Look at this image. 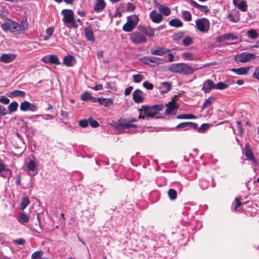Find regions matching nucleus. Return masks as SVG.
<instances>
[{
    "mask_svg": "<svg viewBox=\"0 0 259 259\" xmlns=\"http://www.w3.org/2000/svg\"><path fill=\"white\" fill-rule=\"evenodd\" d=\"M168 69L172 72L179 73L184 75H190L198 70L197 68L194 69L187 64L174 63L170 65Z\"/></svg>",
    "mask_w": 259,
    "mask_h": 259,
    "instance_id": "obj_1",
    "label": "nucleus"
},
{
    "mask_svg": "<svg viewBox=\"0 0 259 259\" xmlns=\"http://www.w3.org/2000/svg\"><path fill=\"white\" fill-rule=\"evenodd\" d=\"M62 14L63 15V21L67 27H77L74 18V13L72 10L67 9L63 10L62 11Z\"/></svg>",
    "mask_w": 259,
    "mask_h": 259,
    "instance_id": "obj_2",
    "label": "nucleus"
},
{
    "mask_svg": "<svg viewBox=\"0 0 259 259\" xmlns=\"http://www.w3.org/2000/svg\"><path fill=\"white\" fill-rule=\"evenodd\" d=\"M139 20V17L136 15L128 16L126 23L122 27L123 30L127 32L132 31L137 25Z\"/></svg>",
    "mask_w": 259,
    "mask_h": 259,
    "instance_id": "obj_3",
    "label": "nucleus"
},
{
    "mask_svg": "<svg viewBox=\"0 0 259 259\" xmlns=\"http://www.w3.org/2000/svg\"><path fill=\"white\" fill-rule=\"evenodd\" d=\"M196 28L202 33H207L210 28L209 21L206 18H202L195 21Z\"/></svg>",
    "mask_w": 259,
    "mask_h": 259,
    "instance_id": "obj_4",
    "label": "nucleus"
},
{
    "mask_svg": "<svg viewBox=\"0 0 259 259\" xmlns=\"http://www.w3.org/2000/svg\"><path fill=\"white\" fill-rule=\"evenodd\" d=\"M255 55L251 53L243 52L237 54L235 57V61L237 63H245L255 58Z\"/></svg>",
    "mask_w": 259,
    "mask_h": 259,
    "instance_id": "obj_5",
    "label": "nucleus"
},
{
    "mask_svg": "<svg viewBox=\"0 0 259 259\" xmlns=\"http://www.w3.org/2000/svg\"><path fill=\"white\" fill-rule=\"evenodd\" d=\"M130 39L136 45L144 44L147 41V37L140 32L135 31L130 34Z\"/></svg>",
    "mask_w": 259,
    "mask_h": 259,
    "instance_id": "obj_6",
    "label": "nucleus"
},
{
    "mask_svg": "<svg viewBox=\"0 0 259 259\" xmlns=\"http://www.w3.org/2000/svg\"><path fill=\"white\" fill-rule=\"evenodd\" d=\"M139 111V119L153 117L156 115L153 107L143 106Z\"/></svg>",
    "mask_w": 259,
    "mask_h": 259,
    "instance_id": "obj_7",
    "label": "nucleus"
},
{
    "mask_svg": "<svg viewBox=\"0 0 259 259\" xmlns=\"http://www.w3.org/2000/svg\"><path fill=\"white\" fill-rule=\"evenodd\" d=\"M12 25L11 32L16 34L23 33L26 28V22L24 21H22L21 24H19L15 21L13 23H11Z\"/></svg>",
    "mask_w": 259,
    "mask_h": 259,
    "instance_id": "obj_8",
    "label": "nucleus"
},
{
    "mask_svg": "<svg viewBox=\"0 0 259 259\" xmlns=\"http://www.w3.org/2000/svg\"><path fill=\"white\" fill-rule=\"evenodd\" d=\"M118 125L120 127H121L123 130H128V129H132L131 131H128V133H135L136 132L135 128L137 127L136 124L132 123L130 120L128 119H121L119 121Z\"/></svg>",
    "mask_w": 259,
    "mask_h": 259,
    "instance_id": "obj_9",
    "label": "nucleus"
},
{
    "mask_svg": "<svg viewBox=\"0 0 259 259\" xmlns=\"http://www.w3.org/2000/svg\"><path fill=\"white\" fill-rule=\"evenodd\" d=\"M20 110L23 111H30L35 112L37 110V106L33 103H30L28 101L22 102L20 106Z\"/></svg>",
    "mask_w": 259,
    "mask_h": 259,
    "instance_id": "obj_10",
    "label": "nucleus"
},
{
    "mask_svg": "<svg viewBox=\"0 0 259 259\" xmlns=\"http://www.w3.org/2000/svg\"><path fill=\"white\" fill-rule=\"evenodd\" d=\"M150 52L153 55L162 56L170 52V50L164 47H154L151 48Z\"/></svg>",
    "mask_w": 259,
    "mask_h": 259,
    "instance_id": "obj_11",
    "label": "nucleus"
},
{
    "mask_svg": "<svg viewBox=\"0 0 259 259\" xmlns=\"http://www.w3.org/2000/svg\"><path fill=\"white\" fill-rule=\"evenodd\" d=\"M133 98L135 102L137 103H142L145 99V94L141 90L137 89L133 94Z\"/></svg>",
    "mask_w": 259,
    "mask_h": 259,
    "instance_id": "obj_12",
    "label": "nucleus"
},
{
    "mask_svg": "<svg viewBox=\"0 0 259 259\" xmlns=\"http://www.w3.org/2000/svg\"><path fill=\"white\" fill-rule=\"evenodd\" d=\"M140 60L146 64H150L151 63L155 64L158 65L160 63L161 59L160 58L155 57H143L141 58Z\"/></svg>",
    "mask_w": 259,
    "mask_h": 259,
    "instance_id": "obj_13",
    "label": "nucleus"
},
{
    "mask_svg": "<svg viewBox=\"0 0 259 259\" xmlns=\"http://www.w3.org/2000/svg\"><path fill=\"white\" fill-rule=\"evenodd\" d=\"M213 89H214V83L212 80L207 79L203 83L202 90L205 93H208Z\"/></svg>",
    "mask_w": 259,
    "mask_h": 259,
    "instance_id": "obj_14",
    "label": "nucleus"
},
{
    "mask_svg": "<svg viewBox=\"0 0 259 259\" xmlns=\"http://www.w3.org/2000/svg\"><path fill=\"white\" fill-rule=\"evenodd\" d=\"M16 58L13 54H4L0 57V62L9 63L12 62Z\"/></svg>",
    "mask_w": 259,
    "mask_h": 259,
    "instance_id": "obj_15",
    "label": "nucleus"
},
{
    "mask_svg": "<svg viewBox=\"0 0 259 259\" xmlns=\"http://www.w3.org/2000/svg\"><path fill=\"white\" fill-rule=\"evenodd\" d=\"M150 17L152 21L156 23H160L163 19L161 14L158 13L156 10H153L150 14Z\"/></svg>",
    "mask_w": 259,
    "mask_h": 259,
    "instance_id": "obj_16",
    "label": "nucleus"
},
{
    "mask_svg": "<svg viewBox=\"0 0 259 259\" xmlns=\"http://www.w3.org/2000/svg\"><path fill=\"white\" fill-rule=\"evenodd\" d=\"M251 68L250 66L246 67H241L239 68H233L231 71L239 75H246L248 74L249 69Z\"/></svg>",
    "mask_w": 259,
    "mask_h": 259,
    "instance_id": "obj_17",
    "label": "nucleus"
},
{
    "mask_svg": "<svg viewBox=\"0 0 259 259\" xmlns=\"http://www.w3.org/2000/svg\"><path fill=\"white\" fill-rule=\"evenodd\" d=\"M75 63V58L72 55L65 56L63 58V64L67 67H72Z\"/></svg>",
    "mask_w": 259,
    "mask_h": 259,
    "instance_id": "obj_18",
    "label": "nucleus"
},
{
    "mask_svg": "<svg viewBox=\"0 0 259 259\" xmlns=\"http://www.w3.org/2000/svg\"><path fill=\"white\" fill-rule=\"evenodd\" d=\"M245 155L247 159L253 163H256V159L255 158L251 150L249 148L248 144H246L245 146Z\"/></svg>",
    "mask_w": 259,
    "mask_h": 259,
    "instance_id": "obj_19",
    "label": "nucleus"
},
{
    "mask_svg": "<svg viewBox=\"0 0 259 259\" xmlns=\"http://www.w3.org/2000/svg\"><path fill=\"white\" fill-rule=\"evenodd\" d=\"M240 0H233L234 5L237 7L240 11L245 12L247 10V5L244 1H241L239 2Z\"/></svg>",
    "mask_w": 259,
    "mask_h": 259,
    "instance_id": "obj_20",
    "label": "nucleus"
},
{
    "mask_svg": "<svg viewBox=\"0 0 259 259\" xmlns=\"http://www.w3.org/2000/svg\"><path fill=\"white\" fill-rule=\"evenodd\" d=\"M166 106L167 107L165 111V114L168 115L172 112V111L177 108H178V105L174 102H168L167 104H166Z\"/></svg>",
    "mask_w": 259,
    "mask_h": 259,
    "instance_id": "obj_21",
    "label": "nucleus"
},
{
    "mask_svg": "<svg viewBox=\"0 0 259 259\" xmlns=\"http://www.w3.org/2000/svg\"><path fill=\"white\" fill-rule=\"evenodd\" d=\"M188 127H190L194 129H196L197 128V124L191 122H184L177 125L176 128H184Z\"/></svg>",
    "mask_w": 259,
    "mask_h": 259,
    "instance_id": "obj_22",
    "label": "nucleus"
},
{
    "mask_svg": "<svg viewBox=\"0 0 259 259\" xmlns=\"http://www.w3.org/2000/svg\"><path fill=\"white\" fill-rule=\"evenodd\" d=\"M18 221L21 224L27 223L29 221V217L27 214L20 212L17 218Z\"/></svg>",
    "mask_w": 259,
    "mask_h": 259,
    "instance_id": "obj_23",
    "label": "nucleus"
},
{
    "mask_svg": "<svg viewBox=\"0 0 259 259\" xmlns=\"http://www.w3.org/2000/svg\"><path fill=\"white\" fill-rule=\"evenodd\" d=\"M105 7V3L104 0H97L94 6V10L99 12L102 11Z\"/></svg>",
    "mask_w": 259,
    "mask_h": 259,
    "instance_id": "obj_24",
    "label": "nucleus"
},
{
    "mask_svg": "<svg viewBox=\"0 0 259 259\" xmlns=\"http://www.w3.org/2000/svg\"><path fill=\"white\" fill-rule=\"evenodd\" d=\"M189 2H190V3L192 6H193L195 8L198 9L199 10L201 11V12L206 13L208 11V9L207 8V6H201V5L198 4L197 3H196L195 1H194L193 0H190Z\"/></svg>",
    "mask_w": 259,
    "mask_h": 259,
    "instance_id": "obj_25",
    "label": "nucleus"
},
{
    "mask_svg": "<svg viewBox=\"0 0 259 259\" xmlns=\"http://www.w3.org/2000/svg\"><path fill=\"white\" fill-rule=\"evenodd\" d=\"M13 23V21L10 19H7L5 20V22L1 25V28L5 31H11L12 25H11V24H10V23Z\"/></svg>",
    "mask_w": 259,
    "mask_h": 259,
    "instance_id": "obj_26",
    "label": "nucleus"
},
{
    "mask_svg": "<svg viewBox=\"0 0 259 259\" xmlns=\"http://www.w3.org/2000/svg\"><path fill=\"white\" fill-rule=\"evenodd\" d=\"M98 102L101 104L105 107H108L111 105L113 101L110 98H99L98 99Z\"/></svg>",
    "mask_w": 259,
    "mask_h": 259,
    "instance_id": "obj_27",
    "label": "nucleus"
},
{
    "mask_svg": "<svg viewBox=\"0 0 259 259\" xmlns=\"http://www.w3.org/2000/svg\"><path fill=\"white\" fill-rule=\"evenodd\" d=\"M181 56L185 60L193 61L196 60V58L193 55V54L190 52H184L182 54Z\"/></svg>",
    "mask_w": 259,
    "mask_h": 259,
    "instance_id": "obj_28",
    "label": "nucleus"
},
{
    "mask_svg": "<svg viewBox=\"0 0 259 259\" xmlns=\"http://www.w3.org/2000/svg\"><path fill=\"white\" fill-rule=\"evenodd\" d=\"M157 7L159 11L162 13L165 16H168L170 13V10L167 7H164L160 4H157Z\"/></svg>",
    "mask_w": 259,
    "mask_h": 259,
    "instance_id": "obj_29",
    "label": "nucleus"
},
{
    "mask_svg": "<svg viewBox=\"0 0 259 259\" xmlns=\"http://www.w3.org/2000/svg\"><path fill=\"white\" fill-rule=\"evenodd\" d=\"M25 96V92L20 90H14L12 91L9 95L10 98L14 97H24Z\"/></svg>",
    "mask_w": 259,
    "mask_h": 259,
    "instance_id": "obj_30",
    "label": "nucleus"
},
{
    "mask_svg": "<svg viewBox=\"0 0 259 259\" xmlns=\"http://www.w3.org/2000/svg\"><path fill=\"white\" fill-rule=\"evenodd\" d=\"M182 16L183 19L186 21H191L192 19V15L191 13L186 10H183L182 11Z\"/></svg>",
    "mask_w": 259,
    "mask_h": 259,
    "instance_id": "obj_31",
    "label": "nucleus"
},
{
    "mask_svg": "<svg viewBox=\"0 0 259 259\" xmlns=\"http://www.w3.org/2000/svg\"><path fill=\"white\" fill-rule=\"evenodd\" d=\"M169 24L172 27H180L183 26V22L178 19H173L169 22Z\"/></svg>",
    "mask_w": 259,
    "mask_h": 259,
    "instance_id": "obj_32",
    "label": "nucleus"
},
{
    "mask_svg": "<svg viewBox=\"0 0 259 259\" xmlns=\"http://www.w3.org/2000/svg\"><path fill=\"white\" fill-rule=\"evenodd\" d=\"M171 84L168 82H162L161 84V90L162 93H167L171 89Z\"/></svg>",
    "mask_w": 259,
    "mask_h": 259,
    "instance_id": "obj_33",
    "label": "nucleus"
},
{
    "mask_svg": "<svg viewBox=\"0 0 259 259\" xmlns=\"http://www.w3.org/2000/svg\"><path fill=\"white\" fill-rule=\"evenodd\" d=\"M85 32L87 39L93 42L94 41V36L93 31L90 29H85Z\"/></svg>",
    "mask_w": 259,
    "mask_h": 259,
    "instance_id": "obj_34",
    "label": "nucleus"
},
{
    "mask_svg": "<svg viewBox=\"0 0 259 259\" xmlns=\"http://www.w3.org/2000/svg\"><path fill=\"white\" fill-rule=\"evenodd\" d=\"M30 201L28 197H24L20 204V209L24 210L29 204Z\"/></svg>",
    "mask_w": 259,
    "mask_h": 259,
    "instance_id": "obj_35",
    "label": "nucleus"
},
{
    "mask_svg": "<svg viewBox=\"0 0 259 259\" xmlns=\"http://www.w3.org/2000/svg\"><path fill=\"white\" fill-rule=\"evenodd\" d=\"M228 18L229 20L234 23H237L239 20V16L238 13L235 14H229L228 16Z\"/></svg>",
    "mask_w": 259,
    "mask_h": 259,
    "instance_id": "obj_36",
    "label": "nucleus"
},
{
    "mask_svg": "<svg viewBox=\"0 0 259 259\" xmlns=\"http://www.w3.org/2000/svg\"><path fill=\"white\" fill-rule=\"evenodd\" d=\"M143 31L149 37H152L155 34V29L150 27L145 28Z\"/></svg>",
    "mask_w": 259,
    "mask_h": 259,
    "instance_id": "obj_37",
    "label": "nucleus"
},
{
    "mask_svg": "<svg viewBox=\"0 0 259 259\" xmlns=\"http://www.w3.org/2000/svg\"><path fill=\"white\" fill-rule=\"evenodd\" d=\"M18 107V104L16 102H12L9 106L8 109L9 112L12 113L16 111L17 110Z\"/></svg>",
    "mask_w": 259,
    "mask_h": 259,
    "instance_id": "obj_38",
    "label": "nucleus"
},
{
    "mask_svg": "<svg viewBox=\"0 0 259 259\" xmlns=\"http://www.w3.org/2000/svg\"><path fill=\"white\" fill-rule=\"evenodd\" d=\"M215 100V98L213 97H209L206 101L204 102L202 105V109H205L211 105L212 102Z\"/></svg>",
    "mask_w": 259,
    "mask_h": 259,
    "instance_id": "obj_39",
    "label": "nucleus"
},
{
    "mask_svg": "<svg viewBox=\"0 0 259 259\" xmlns=\"http://www.w3.org/2000/svg\"><path fill=\"white\" fill-rule=\"evenodd\" d=\"M50 63L51 64L60 65V62H59V59L56 55H52L49 56Z\"/></svg>",
    "mask_w": 259,
    "mask_h": 259,
    "instance_id": "obj_40",
    "label": "nucleus"
},
{
    "mask_svg": "<svg viewBox=\"0 0 259 259\" xmlns=\"http://www.w3.org/2000/svg\"><path fill=\"white\" fill-rule=\"evenodd\" d=\"M248 36L251 39H255L258 37V34L256 32V31L254 29H250L247 32Z\"/></svg>",
    "mask_w": 259,
    "mask_h": 259,
    "instance_id": "obj_41",
    "label": "nucleus"
},
{
    "mask_svg": "<svg viewBox=\"0 0 259 259\" xmlns=\"http://www.w3.org/2000/svg\"><path fill=\"white\" fill-rule=\"evenodd\" d=\"M228 87V84L223 82H219L217 84L214 83V89L223 90Z\"/></svg>",
    "mask_w": 259,
    "mask_h": 259,
    "instance_id": "obj_42",
    "label": "nucleus"
},
{
    "mask_svg": "<svg viewBox=\"0 0 259 259\" xmlns=\"http://www.w3.org/2000/svg\"><path fill=\"white\" fill-rule=\"evenodd\" d=\"M223 38L225 40H235L238 38V36L233 33H227L224 34Z\"/></svg>",
    "mask_w": 259,
    "mask_h": 259,
    "instance_id": "obj_43",
    "label": "nucleus"
},
{
    "mask_svg": "<svg viewBox=\"0 0 259 259\" xmlns=\"http://www.w3.org/2000/svg\"><path fill=\"white\" fill-rule=\"evenodd\" d=\"M36 167L35 162L33 160L29 161L27 164V168L29 171H34Z\"/></svg>",
    "mask_w": 259,
    "mask_h": 259,
    "instance_id": "obj_44",
    "label": "nucleus"
},
{
    "mask_svg": "<svg viewBox=\"0 0 259 259\" xmlns=\"http://www.w3.org/2000/svg\"><path fill=\"white\" fill-rule=\"evenodd\" d=\"M177 118L178 119H195L196 116L193 114H182L178 115Z\"/></svg>",
    "mask_w": 259,
    "mask_h": 259,
    "instance_id": "obj_45",
    "label": "nucleus"
},
{
    "mask_svg": "<svg viewBox=\"0 0 259 259\" xmlns=\"http://www.w3.org/2000/svg\"><path fill=\"white\" fill-rule=\"evenodd\" d=\"M133 81L136 83H139L144 79V76L138 74L133 75Z\"/></svg>",
    "mask_w": 259,
    "mask_h": 259,
    "instance_id": "obj_46",
    "label": "nucleus"
},
{
    "mask_svg": "<svg viewBox=\"0 0 259 259\" xmlns=\"http://www.w3.org/2000/svg\"><path fill=\"white\" fill-rule=\"evenodd\" d=\"M40 116L43 117V119L45 120H50L53 118V116L50 114H46L45 115H34L29 117L30 119H32L34 117H38Z\"/></svg>",
    "mask_w": 259,
    "mask_h": 259,
    "instance_id": "obj_47",
    "label": "nucleus"
},
{
    "mask_svg": "<svg viewBox=\"0 0 259 259\" xmlns=\"http://www.w3.org/2000/svg\"><path fill=\"white\" fill-rule=\"evenodd\" d=\"M168 195L170 199L174 200L177 198V193L174 189H169L168 192Z\"/></svg>",
    "mask_w": 259,
    "mask_h": 259,
    "instance_id": "obj_48",
    "label": "nucleus"
},
{
    "mask_svg": "<svg viewBox=\"0 0 259 259\" xmlns=\"http://www.w3.org/2000/svg\"><path fill=\"white\" fill-rule=\"evenodd\" d=\"M42 255V251H37L32 253L31 258L32 259H40Z\"/></svg>",
    "mask_w": 259,
    "mask_h": 259,
    "instance_id": "obj_49",
    "label": "nucleus"
},
{
    "mask_svg": "<svg viewBox=\"0 0 259 259\" xmlns=\"http://www.w3.org/2000/svg\"><path fill=\"white\" fill-rule=\"evenodd\" d=\"M92 98V95L88 92H84L81 96V99L83 101L91 99Z\"/></svg>",
    "mask_w": 259,
    "mask_h": 259,
    "instance_id": "obj_50",
    "label": "nucleus"
},
{
    "mask_svg": "<svg viewBox=\"0 0 259 259\" xmlns=\"http://www.w3.org/2000/svg\"><path fill=\"white\" fill-rule=\"evenodd\" d=\"M182 42L185 46H189L192 43L193 40L191 37L186 36L183 38Z\"/></svg>",
    "mask_w": 259,
    "mask_h": 259,
    "instance_id": "obj_51",
    "label": "nucleus"
},
{
    "mask_svg": "<svg viewBox=\"0 0 259 259\" xmlns=\"http://www.w3.org/2000/svg\"><path fill=\"white\" fill-rule=\"evenodd\" d=\"M153 108H154V110L155 112V114L156 115L158 111H161L164 108V105L162 104L160 105H153Z\"/></svg>",
    "mask_w": 259,
    "mask_h": 259,
    "instance_id": "obj_52",
    "label": "nucleus"
},
{
    "mask_svg": "<svg viewBox=\"0 0 259 259\" xmlns=\"http://www.w3.org/2000/svg\"><path fill=\"white\" fill-rule=\"evenodd\" d=\"M3 171H5L6 175L9 176H10L11 174V170L8 168L6 169L5 168V165L2 163H0V172Z\"/></svg>",
    "mask_w": 259,
    "mask_h": 259,
    "instance_id": "obj_53",
    "label": "nucleus"
},
{
    "mask_svg": "<svg viewBox=\"0 0 259 259\" xmlns=\"http://www.w3.org/2000/svg\"><path fill=\"white\" fill-rule=\"evenodd\" d=\"M0 102L7 105L9 103L10 100L5 96H2L0 97Z\"/></svg>",
    "mask_w": 259,
    "mask_h": 259,
    "instance_id": "obj_54",
    "label": "nucleus"
},
{
    "mask_svg": "<svg viewBox=\"0 0 259 259\" xmlns=\"http://www.w3.org/2000/svg\"><path fill=\"white\" fill-rule=\"evenodd\" d=\"M209 127V124L207 123L202 124L198 129L199 132H203V131H206Z\"/></svg>",
    "mask_w": 259,
    "mask_h": 259,
    "instance_id": "obj_55",
    "label": "nucleus"
},
{
    "mask_svg": "<svg viewBox=\"0 0 259 259\" xmlns=\"http://www.w3.org/2000/svg\"><path fill=\"white\" fill-rule=\"evenodd\" d=\"M143 85L145 88L148 90H152L153 88V85L148 81H145L143 83Z\"/></svg>",
    "mask_w": 259,
    "mask_h": 259,
    "instance_id": "obj_56",
    "label": "nucleus"
},
{
    "mask_svg": "<svg viewBox=\"0 0 259 259\" xmlns=\"http://www.w3.org/2000/svg\"><path fill=\"white\" fill-rule=\"evenodd\" d=\"M54 32V29L52 27L48 28L46 31V34L50 37L53 35Z\"/></svg>",
    "mask_w": 259,
    "mask_h": 259,
    "instance_id": "obj_57",
    "label": "nucleus"
},
{
    "mask_svg": "<svg viewBox=\"0 0 259 259\" xmlns=\"http://www.w3.org/2000/svg\"><path fill=\"white\" fill-rule=\"evenodd\" d=\"M7 114V109L5 107L0 105V115L5 116Z\"/></svg>",
    "mask_w": 259,
    "mask_h": 259,
    "instance_id": "obj_58",
    "label": "nucleus"
},
{
    "mask_svg": "<svg viewBox=\"0 0 259 259\" xmlns=\"http://www.w3.org/2000/svg\"><path fill=\"white\" fill-rule=\"evenodd\" d=\"M79 124L81 127H86L89 125V122L86 120H81L79 121Z\"/></svg>",
    "mask_w": 259,
    "mask_h": 259,
    "instance_id": "obj_59",
    "label": "nucleus"
},
{
    "mask_svg": "<svg viewBox=\"0 0 259 259\" xmlns=\"http://www.w3.org/2000/svg\"><path fill=\"white\" fill-rule=\"evenodd\" d=\"M135 9V6L133 4L128 3L127 4V10L128 11H133Z\"/></svg>",
    "mask_w": 259,
    "mask_h": 259,
    "instance_id": "obj_60",
    "label": "nucleus"
},
{
    "mask_svg": "<svg viewBox=\"0 0 259 259\" xmlns=\"http://www.w3.org/2000/svg\"><path fill=\"white\" fill-rule=\"evenodd\" d=\"M90 124L93 127H97L99 126L98 122L96 120H91Z\"/></svg>",
    "mask_w": 259,
    "mask_h": 259,
    "instance_id": "obj_61",
    "label": "nucleus"
},
{
    "mask_svg": "<svg viewBox=\"0 0 259 259\" xmlns=\"http://www.w3.org/2000/svg\"><path fill=\"white\" fill-rule=\"evenodd\" d=\"M235 202L236 204L234 206V210H236L241 205V202L238 198H235Z\"/></svg>",
    "mask_w": 259,
    "mask_h": 259,
    "instance_id": "obj_62",
    "label": "nucleus"
},
{
    "mask_svg": "<svg viewBox=\"0 0 259 259\" xmlns=\"http://www.w3.org/2000/svg\"><path fill=\"white\" fill-rule=\"evenodd\" d=\"M25 241L23 239H18L14 241V242L18 245H23L25 243Z\"/></svg>",
    "mask_w": 259,
    "mask_h": 259,
    "instance_id": "obj_63",
    "label": "nucleus"
},
{
    "mask_svg": "<svg viewBox=\"0 0 259 259\" xmlns=\"http://www.w3.org/2000/svg\"><path fill=\"white\" fill-rule=\"evenodd\" d=\"M132 90H133V87L131 86L127 88L125 90V91H124L125 95L127 96V95H130V93H131Z\"/></svg>",
    "mask_w": 259,
    "mask_h": 259,
    "instance_id": "obj_64",
    "label": "nucleus"
}]
</instances>
